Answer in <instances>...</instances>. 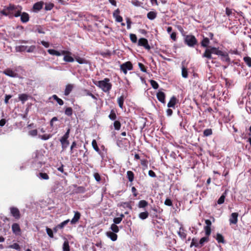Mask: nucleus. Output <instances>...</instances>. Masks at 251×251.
Wrapping results in <instances>:
<instances>
[{
	"instance_id": "a211bd4d",
	"label": "nucleus",
	"mask_w": 251,
	"mask_h": 251,
	"mask_svg": "<svg viewBox=\"0 0 251 251\" xmlns=\"http://www.w3.org/2000/svg\"><path fill=\"white\" fill-rule=\"evenodd\" d=\"M29 20L28 14L25 12H23L21 15V20L22 22L25 23H27Z\"/></svg>"
},
{
	"instance_id": "412c9836",
	"label": "nucleus",
	"mask_w": 251,
	"mask_h": 251,
	"mask_svg": "<svg viewBox=\"0 0 251 251\" xmlns=\"http://www.w3.org/2000/svg\"><path fill=\"white\" fill-rule=\"evenodd\" d=\"M212 53L210 50L209 49H206L204 52L203 53L202 56V57H206L208 59H212Z\"/></svg>"
},
{
	"instance_id": "e2e57ef3",
	"label": "nucleus",
	"mask_w": 251,
	"mask_h": 251,
	"mask_svg": "<svg viewBox=\"0 0 251 251\" xmlns=\"http://www.w3.org/2000/svg\"><path fill=\"white\" fill-rule=\"evenodd\" d=\"M94 177L95 179V180L98 181V182H100L101 180V177H100V175H99V173H94Z\"/></svg>"
},
{
	"instance_id": "4468645a",
	"label": "nucleus",
	"mask_w": 251,
	"mask_h": 251,
	"mask_svg": "<svg viewBox=\"0 0 251 251\" xmlns=\"http://www.w3.org/2000/svg\"><path fill=\"white\" fill-rule=\"evenodd\" d=\"M75 215L72 219L70 221L72 225L75 224L77 223L80 218V213L78 211H75Z\"/></svg>"
},
{
	"instance_id": "c9c22d12",
	"label": "nucleus",
	"mask_w": 251,
	"mask_h": 251,
	"mask_svg": "<svg viewBox=\"0 0 251 251\" xmlns=\"http://www.w3.org/2000/svg\"><path fill=\"white\" fill-rule=\"evenodd\" d=\"M113 126L115 130H119L121 127V124L119 121H115L113 123Z\"/></svg>"
},
{
	"instance_id": "680f3d73",
	"label": "nucleus",
	"mask_w": 251,
	"mask_h": 251,
	"mask_svg": "<svg viewBox=\"0 0 251 251\" xmlns=\"http://www.w3.org/2000/svg\"><path fill=\"white\" fill-rule=\"evenodd\" d=\"M138 66L141 71L143 72H147V69L144 64L141 63H138Z\"/></svg>"
},
{
	"instance_id": "cd10ccee",
	"label": "nucleus",
	"mask_w": 251,
	"mask_h": 251,
	"mask_svg": "<svg viewBox=\"0 0 251 251\" xmlns=\"http://www.w3.org/2000/svg\"><path fill=\"white\" fill-rule=\"evenodd\" d=\"M75 60L79 63V64H87L88 63V61L87 60H86L84 58H81L79 56H76L75 57Z\"/></svg>"
},
{
	"instance_id": "0eeeda50",
	"label": "nucleus",
	"mask_w": 251,
	"mask_h": 251,
	"mask_svg": "<svg viewBox=\"0 0 251 251\" xmlns=\"http://www.w3.org/2000/svg\"><path fill=\"white\" fill-rule=\"evenodd\" d=\"M138 45L139 46L143 47L145 49L148 50H150L151 49V47L148 43V40L144 38H141L139 39Z\"/></svg>"
},
{
	"instance_id": "49530a36",
	"label": "nucleus",
	"mask_w": 251,
	"mask_h": 251,
	"mask_svg": "<svg viewBox=\"0 0 251 251\" xmlns=\"http://www.w3.org/2000/svg\"><path fill=\"white\" fill-rule=\"evenodd\" d=\"M19 5H15L13 4H9L8 6L6 7V9L9 11H15L17 9V7H18Z\"/></svg>"
},
{
	"instance_id": "ddd939ff",
	"label": "nucleus",
	"mask_w": 251,
	"mask_h": 251,
	"mask_svg": "<svg viewBox=\"0 0 251 251\" xmlns=\"http://www.w3.org/2000/svg\"><path fill=\"white\" fill-rule=\"evenodd\" d=\"M156 97L158 100L161 102V103H165V94L161 91H159L156 94Z\"/></svg>"
},
{
	"instance_id": "5fc2aeb1",
	"label": "nucleus",
	"mask_w": 251,
	"mask_h": 251,
	"mask_svg": "<svg viewBox=\"0 0 251 251\" xmlns=\"http://www.w3.org/2000/svg\"><path fill=\"white\" fill-rule=\"evenodd\" d=\"M120 205L124 207H127L130 209H132V207L130 204L129 202H122L121 204H120Z\"/></svg>"
},
{
	"instance_id": "9b49d317",
	"label": "nucleus",
	"mask_w": 251,
	"mask_h": 251,
	"mask_svg": "<svg viewBox=\"0 0 251 251\" xmlns=\"http://www.w3.org/2000/svg\"><path fill=\"white\" fill-rule=\"evenodd\" d=\"M3 73L11 77H17L18 76L17 73H16L14 71H13L11 69L8 68L3 71Z\"/></svg>"
},
{
	"instance_id": "39448f33",
	"label": "nucleus",
	"mask_w": 251,
	"mask_h": 251,
	"mask_svg": "<svg viewBox=\"0 0 251 251\" xmlns=\"http://www.w3.org/2000/svg\"><path fill=\"white\" fill-rule=\"evenodd\" d=\"M62 55H64L63 60L67 62H73L74 58L71 56L72 53L68 50H62Z\"/></svg>"
},
{
	"instance_id": "4be33fe9",
	"label": "nucleus",
	"mask_w": 251,
	"mask_h": 251,
	"mask_svg": "<svg viewBox=\"0 0 251 251\" xmlns=\"http://www.w3.org/2000/svg\"><path fill=\"white\" fill-rule=\"evenodd\" d=\"M157 12L155 11H150L147 14V18L150 20H153L156 18Z\"/></svg>"
},
{
	"instance_id": "2eb2a0df",
	"label": "nucleus",
	"mask_w": 251,
	"mask_h": 251,
	"mask_svg": "<svg viewBox=\"0 0 251 251\" xmlns=\"http://www.w3.org/2000/svg\"><path fill=\"white\" fill-rule=\"evenodd\" d=\"M178 102V100L175 96H173L171 98L169 102L167 104V106L169 108H175L176 104Z\"/></svg>"
},
{
	"instance_id": "a19ab883",
	"label": "nucleus",
	"mask_w": 251,
	"mask_h": 251,
	"mask_svg": "<svg viewBox=\"0 0 251 251\" xmlns=\"http://www.w3.org/2000/svg\"><path fill=\"white\" fill-rule=\"evenodd\" d=\"M221 59L224 61L227 62H228L230 61V58L229 57L228 54L226 52H224L223 53V55L221 56Z\"/></svg>"
},
{
	"instance_id": "0e129e2a",
	"label": "nucleus",
	"mask_w": 251,
	"mask_h": 251,
	"mask_svg": "<svg viewBox=\"0 0 251 251\" xmlns=\"http://www.w3.org/2000/svg\"><path fill=\"white\" fill-rule=\"evenodd\" d=\"M36 49V47L35 46H31L29 47H27V50H26V51L27 52H33L34 51V50H35Z\"/></svg>"
},
{
	"instance_id": "69168bd1",
	"label": "nucleus",
	"mask_w": 251,
	"mask_h": 251,
	"mask_svg": "<svg viewBox=\"0 0 251 251\" xmlns=\"http://www.w3.org/2000/svg\"><path fill=\"white\" fill-rule=\"evenodd\" d=\"M164 204L167 206H172L173 203L171 199H166L165 201Z\"/></svg>"
},
{
	"instance_id": "2f4dec72",
	"label": "nucleus",
	"mask_w": 251,
	"mask_h": 251,
	"mask_svg": "<svg viewBox=\"0 0 251 251\" xmlns=\"http://www.w3.org/2000/svg\"><path fill=\"white\" fill-rule=\"evenodd\" d=\"M70 250L69 242L67 240H66L63 245V251H70Z\"/></svg>"
},
{
	"instance_id": "de8ad7c7",
	"label": "nucleus",
	"mask_w": 251,
	"mask_h": 251,
	"mask_svg": "<svg viewBox=\"0 0 251 251\" xmlns=\"http://www.w3.org/2000/svg\"><path fill=\"white\" fill-rule=\"evenodd\" d=\"M150 84L152 87L154 89H157L159 87V85L156 81L154 80H151L150 81Z\"/></svg>"
},
{
	"instance_id": "4c0bfd02",
	"label": "nucleus",
	"mask_w": 251,
	"mask_h": 251,
	"mask_svg": "<svg viewBox=\"0 0 251 251\" xmlns=\"http://www.w3.org/2000/svg\"><path fill=\"white\" fill-rule=\"evenodd\" d=\"M149 213L147 211L143 212L139 214V217L142 220H145L147 219L149 216Z\"/></svg>"
},
{
	"instance_id": "20e7f679",
	"label": "nucleus",
	"mask_w": 251,
	"mask_h": 251,
	"mask_svg": "<svg viewBox=\"0 0 251 251\" xmlns=\"http://www.w3.org/2000/svg\"><path fill=\"white\" fill-rule=\"evenodd\" d=\"M133 65L131 62L127 61L120 65V70L125 75H126L127 71L133 70Z\"/></svg>"
},
{
	"instance_id": "c85d7f7f",
	"label": "nucleus",
	"mask_w": 251,
	"mask_h": 251,
	"mask_svg": "<svg viewBox=\"0 0 251 251\" xmlns=\"http://www.w3.org/2000/svg\"><path fill=\"white\" fill-rule=\"evenodd\" d=\"M108 118L112 121H115L117 118V115L114 110L112 109L110 111V114L108 116Z\"/></svg>"
},
{
	"instance_id": "8fccbe9b",
	"label": "nucleus",
	"mask_w": 251,
	"mask_h": 251,
	"mask_svg": "<svg viewBox=\"0 0 251 251\" xmlns=\"http://www.w3.org/2000/svg\"><path fill=\"white\" fill-rule=\"evenodd\" d=\"M65 114L68 116H71L73 114V109L71 107H67L65 110Z\"/></svg>"
},
{
	"instance_id": "1a4fd4ad",
	"label": "nucleus",
	"mask_w": 251,
	"mask_h": 251,
	"mask_svg": "<svg viewBox=\"0 0 251 251\" xmlns=\"http://www.w3.org/2000/svg\"><path fill=\"white\" fill-rule=\"evenodd\" d=\"M13 233L16 235H21V229L20 226L17 223H14L11 226Z\"/></svg>"
},
{
	"instance_id": "a18cd8bd",
	"label": "nucleus",
	"mask_w": 251,
	"mask_h": 251,
	"mask_svg": "<svg viewBox=\"0 0 251 251\" xmlns=\"http://www.w3.org/2000/svg\"><path fill=\"white\" fill-rule=\"evenodd\" d=\"M243 60L249 67H251V58L250 57H244Z\"/></svg>"
},
{
	"instance_id": "09e8293b",
	"label": "nucleus",
	"mask_w": 251,
	"mask_h": 251,
	"mask_svg": "<svg viewBox=\"0 0 251 251\" xmlns=\"http://www.w3.org/2000/svg\"><path fill=\"white\" fill-rule=\"evenodd\" d=\"M212 134V130L211 128H207L203 131V135L204 136H209Z\"/></svg>"
},
{
	"instance_id": "e433bc0d",
	"label": "nucleus",
	"mask_w": 251,
	"mask_h": 251,
	"mask_svg": "<svg viewBox=\"0 0 251 251\" xmlns=\"http://www.w3.org/2000/svg\"><path fill=\"white\" fill-rule=\"evenodd\" d=\"M148 204V203L146 201L141 200L139 202L138 206L139 208H145Z\"/></svg>"
},
{
	"instance_id": "6ab92c4d",
	"label": "nucleus",
	"mask_w": 251,
	"mask_h": 251,
	"mask_svg": "<svg viewBox=\"0 0 251 251\" xmlns=\"http://www.w3.org/2000/svg\"><path fill=\"white\" fill-rule=\"evenodd\" d=\"M43 6V2L42 1L37 2L35 3L33 6L34 11H38L41 10Z\"/></svg>"
},
{
	"instance_id": "bb28decb",
	"label": "nucleus",
	"mask_w": 251,
	"mask_h": 251,
	"mask_svg": "<svg viewBox=\"0 0 251 251\" xmlns=\"http://www.w3.org/2000/svg\"><path fill=\"white\" fill-rule=\"evenodd\" d=\"M51 98H53L54 100H55L60 105H63L64 104V101H63V100L59 98L57 96V95H52L51 97L50 98V99Z\"/></svg>"
},
{
	"instance_id": "37998d69",
	"label": "nucleus",
	"mask_w": 251,
	"mask_h": 251,
	"mask_svg": "<svg viewBox=\"0 0 251 251\" xmlns=\"http://www.w3.org/2000/svg\"><path fill=\"white\" fill-rule=\"evenodd\" d=\"M22 10V6H19L18 7H17V9L15 10V13L14 14V16L15 17H18L21 16V15L22 14V13H21Z\"/></svg>"
},
{
	"instance_id": "c756f323",
	"label": "nucleus",
	"mask_w": 251,
	"mask_h": 251,
	"mask_svg": "<svg viewBox=\"0 0 251 251\" xmlns=\"http://www.w3.org/2000/svg\"><path fill=\"white\" fill-rule=\"evenodd\" d=\"M181 75H182V76L183 78H186L188 77L187 69L183 66L181 67Z\"/></svg>"
},
{
	"instance_id": "473e14b6",
	"label": "nucleus",
	"mask_w": 251,
	"mask_h": 251,
	"mask_svg": "<svg viewBox=\"0 0 251 251\" xmlns=\"http://www.w3.org/2000/svg\"><path fill=\"white\" fill-rule=\"evenodd\" d=\"M209 40L207 37L203 38V40L201 42V45L203 47H207L209 44Z\"/></svg>"
},
{
	"instance_id": "58836bf2",
	"label": "nucleus",
	"mask_w": 251,
	"mask_h": 251,
	"mask_svg": "<svg viewBox=\"0 0 251 251\" xmlns=\"http://www.w3.org/2000/svg\"><path fill=\"white\" fill-rule=\"evenodd\" d=\"M226 193L225 192L218 199L217 201V203L218 204H223L225 201V199L226 198Z\"/></svg>"
},
{
	"instance_id": "423d86ee",
	"label": "nucleus",
	"mask_w": 251,
	"mask_h": 251,
	"mask_svg": "<svg viewBox=\"0 0 251 251\" xmlns=\"http://www.w3.org/2000/svg\"><path fill=\"white\" fill-rule=\"evenodd\" d=\"M9 210L11 215L16 219L18 220L20 218V212L18 208L12 206L10 207Z\"/></svg>"
},
{
	"instance_id": "3c124183",
	"label": "nucleus",
	"mask_w": 251,
	"mask_h": 251,
	"mask_svg": "<svg viewBox=\"0 0 251 251\" xmlns=\"http://www.w3.org/2000/svg\"><path fill=\"white\" fill-rule=\"evenodd\" d=\"M51 137L50 134H45L42 135H39V137L43 140H47L49 139Z\"/></svg>"
},
{
	"instance_id": "aec40b11",
	"label": "nucleus",
	"mask_w": 251,
	"mask_h": 251,
	"mask_svg": "<svg viewBox=\"0 0 251 251\" xmlns=\"http://www.w3.org/2000/svg\"><path fill=\"white\" fill-rule=\"evenodd\" d=\"M29 96L26 94H22L19 95V100L24 104L25 101L28 100Z\"/></svg>"
},
{
	"instance_id": "6e6552de",
	"label": "nucleus",
	"mask_w": 251,
	"mask_h": 251,
	"mask_svg": "<svg viewBox=\"0 0 251 251\" xmlns=\"http://www.w3.org/2000/svg\"><path fill=\"white\" fill-rule=\"evenodd\" d=\"M205 223L206 226L204 227V230L206 236H209L211 232L212 223L210 220H205Z\"/></svg>"
},
{
	"instance_id": "393cba45",
	"label": "nucleus",
	"mask_w": 251,
	"mask_h": 251,
	"mask_svg": "<svg viewBox=\"0 0 251 251\" xmlns=\"http://www.w3.org/2000/svg\"><path fill=\"white\" fill-rule=\"evenodd\" d=\"M124 100H125V97L123 95L120 96L119 98H118V100H117V102L118 103V105H119V107L122 109L124 108Z\"/></svg>"
},
{
	"instance_id": "7ed1b4c3",
	"label": "nucleus",
	"mask_w": 251,
	"mask_h": 251,
	"mask_svg": "<svg viewBox=\"0 0 251 251\" xmlns=\"http://www.w3.org/2000/svg\"><path fill=\"white\" fill-rule=\"evenodd\" d=\"M184 43L190 47H193L198 43L196 37L193 35H187L184 37Z\"/></svg>"
},
{
	"instance_id": "13d9d810",
	"label": "nucleus",
	"mask_w": 251,
	"mask_h": 251,
	"mask_svg": "<svg viewBox=\"0 0 251 251\" xmlns=\"http://www.w3.org/2000/svg\"><path fill=\"white\" fill-rule=\"evenodd\" d=\"M85 192V189L83 186L77 187L76 189V192L79 193H83Z\"/></svg>"
},
{
	"instance_id": "864d4df0",
	"label": "nucleus",
	"mask_w": 251,
	"mask_h": 251,
	"mask_svg": "<svg viewBox=\"0 0 251 251\" xmlns=\"http://www.w3.org/2000/svg\"><path fill=\"white\" fill-rule=\"evenodd\" d=\"M46 231H47V233L48 236L50 238H53L54 236H53V230L51 228L47 227H46Z\"/></svg>"
},
{
	"instance_id": "bf43d9fd",
	"label": "nucleus",
	"mask_w": 251,
	"mask_h": 251,
	"mask_svg": "<svg viewBox=\"0 0 251 251\" xmlns=\"http://www.w3.org/2000/svg\"><path fill=\"white\" fill-rule=\"evenodd\" d=\"M148 162L146 159H142L141 160V165L144 167V169L148 167Z\"/></svg>"
},
{
	"instance_id": "b1692460",
	"label": "nucleus",
	"mask_w": 251,
	"mask_h": 251,
	"mask_svg": "<svg viewBox=\"0 0 251 251\" xmlns=\"http://www.w3.org/2000/svg\"><path fill=\"white\" fill-rule=\"evenodd\" d=\"M48 52L50 54L52 55L59 56L62 55V51L60 52L53 49H49Z\"/></svg>"
},
{
	"instance_id": "6e6d98bb",
	"label": "nucleus",
	"mask_w": 251,
	"mask_h": 251,
	"mask_svg": "<svg viewBox=\"0 0 251 251\" xmlns=\"http://www.w3.org/2000/svg\"><path fill=\"white\" fill-rule=\"evenodd\" d=\"M37 133L38 131L37 129H33L28 132V135L32 137L36 136Z\"/></svg>"
},
{
	"instance_id": "c03bdc74",
	"label": "nucleus",
	"mask_w": 251,
	"mask_h": 251,
	"mask_svg": "<svg viewBox=\"0 0 251 251\" xmlns=\"http://www.w3.org/2000/svg\"><path fill=\"white\" fill-rule=\"evenodd\" d=\"M92 145L94 149L98 152H100V149L97 145L96 140H93L92 142Z\"/></svg>"
},
{
	"instance_id": "774afa93",
	"label": "nucleus",
	"mask_w": 251,
	"mask_h": 251,
	"mask_svg": "<svg viewBox=\"0 0 251 251\" xmlns=\"http://www.w3.org/2000/svg\"><path fill=\"white\" fill-rule=\"evenodd\" d=\"M170 37L174 41H176V34L175 32H172L170 34Z\"/></svg>"
},
{
	"instance_id": "f8f14e48",
	"label": "nucleus",
	"mask_w": 251,
	"mask_h": 251,
	"mask_svg": "<svg viewBox=\"0 0 251 251\" xmlns=\"http://www.w3.org/2000/svg\"><path fill=\"white\" fill-rule=\"evenodd\" d=\"M120 11L119 9L118 8L115 10L113 13V16L115 21L118 23H121L123 21V18L120 15Z\"/></svg>"
},
{
	"instance_id": "72a5a7b5",
	"label": "nucleus",
	"mask_w": 251,
	"mask_h": 251,
	"mask_svg": "<svg viewBox=\"0 0 251 251\" xmlns=\"http://www.w3.org/2000/svg\"><path fill=\"white\" fill-rule=\"evenodd\" d=\"M216 239L218 241V243H225V240H224V238L223 236L220 233L217 234Z\"/></svg>"
},
{
	"instance_id": "f03ea898",
	"label": "nucleus",
	"mask_w": 251,
	"mask_h": 251,
	"mask_svg": "<svg viewBox=\"0 0 251 251\" xmlns=\"http://www.w3.org/2000/svg\"><path fill=\"white\" fill-rule=\"evenodd\" d=\"M70 133V128H69L65 134L60 139L63 150H65L69 145V141L68 139L69 137Z\"/></svg>"
},
{
	"instance_id": "7c9ffc66",
	"label": "nucleus",
	"mask_w": 251,
	"mask_h": 251,
	"mask_svg": "<svg viewBox=\"0 0 251 251\" xmlns=\"http://www.w3.org/2000/svg\"><path fill=\"white\" fill-rule=\"evenodd\" d=\"M209 241V236H206L201 238L199 242L200 247H201L204 243L207 242Z\"/></svg>"
},
{
	"instance_id": "f257e3e1",
	"label": "nucleus",
	"mask_w": 251,
	"mask_h": 251,
	"mask_svg": "<svg viewBox=\"0 0 251 251\" xmlns=\"http://www.w3.org/2000/svg\"><path fill=\"white\" fill-rule=\"evenodd\" d=\"M93 83L105 93H109L112 88V85L108 78H105L102 80L93 81Z\"/></svg>"
},
{
	"instance_id": "a878e982",
	"label": "nucleus",
	"mask_w": 251,
	"mask_h": 251,
	"mask_svg": "<svg viewBox=\"0 0 251 251\" xmlns=\"http://www.w3.org/2000/svg\"><path fill=\"white\" fill-rule=\"evenodd\" d=\"M127 177L129 182H132L134 178V175L131 171H128L126 173Z\"/></svg>"
},
{
	"instance_id": "5701e85b",
	"label": "nucleus",
	"mask_w": 251,
	"mask_h": 251,
	"mask_svg": "<svg viewBox=\"0 0 251 251\" xmlns=\"http://www.w3.org/2000/svg\"><path fill=\"white\" fill-rule=\"evenodd\" d=\"M73 86L72 84H68L66 86L65 89L64 91V95L65 96H68L71 92L72 91Z\"/></svg>"
},
{
	"instance_id": "79ce46f5",
	"label": "nucleus",
	"mask_w": 251,
	"mask_h": 251,
	"mask_svg": "<svg viewBox=\"0 0 251 251\" xmlns=\"http://www.w3.org/2000/svg\"><path fill=\"white\" fill-rule=\"evenodd\" d=\"M110 229L112 230L111 232L117 233L119 231V227L117 226V225L112 224L110 226Z\"/></svg>"
},
{
	"instance_id": "f3484780",
	"label": "nucleus",
	"mask_w": 251,
	"mask_h": 251,
	"mask_svg": "<svg viewBox=\"0 0 251 251\" xmlns=\"http://www.w3.org/2000/svg\"><path fill=\"white\" fill-rule=\"evenodd\" d=\"M106 235L113 241H115L117 239L118 236L115 232L108 231L106 233Z\"/></svg>"
},
{
	"instance_id": "f704fd0d",
	"label": "nucleus",
	"mask_w": 251,
	"mask_h": 251,
	"mask_svg": "<svg viewBox=\"0 0 251 251\" xmlns=\"http://www.w3.org/2000/svg\"><path fill=\"white\" fill-rule=\"evenodd\" d=\"M38 176L42 179L48 180L49 179V176L47 173H40Z\"/></svg>"
},
{
	"instance_id": "052dcab7",
	"label": "nucleus",
	"mask_w": 251,
	"mask_h": 251,
	"mask_svg": "<svg viewBox=\"0 0 251 251\" xmlns=\"http://www.w3.org/2000/svg\"><path fill=\"white\" fill-rule=\"evenodd\" d=\"M193 246L195 247H200L199 243H198L194 238L192 239L190 246L192 247Z\"/></svg>"
},
{
	"instance_id": "4d7b16f0",
	"label": "nucleus",
	"mask_w": 251,
	"mask_h": 251,
	"mask_svg": "<svg viewBox=\"0 0 251 251\" xmlns=\"http://www.w3.org/2000/svg\"><path fill=\"white\" fill-rule=\"evenodd\" d=\"M9 248L14 249L17 250H19L20 249V246L17 243H14L12 245L9 246Z\"/></svg>"
},
{
	"instance_id": "338daca9",
	"label": "nucleus",
	"mask_w": 251,
	"mask_h": 251,
	"mask_svg": "<svg viewBox=\"0 0 251 251\" xmlns=\"http://www.w3.org/2000/svg\"><path fill=\"white\" fill-rule=\"evenodd\" d=\"M121 222V219H120L119 217L114 218L113 219V224H119Z\"/></svg>"
},
{
	"instance_id": "dca6fc26",
	"label": "nucleus",
	"mask_w": 251,
	"mask_h": 251,
	"mask_svg": "<svg viewBox=\"0 0 251 251\" xmlns=\"http://www.w3.org/2000/svg\"><path fill=\"white\" fill-rule=\"evenodd\" d=\"M179 236L183 240H184L186 238L187 234L185 232V230L181 226L179 229V231L177 232Z\"/></svg>"
},
{
	"instance_id": "ea45409f",
	"label": "nucleus",
	"mask_w": 251,
	"mask_h": 251,
	"mask_svg": "<svg viewBox=\"0 0 251 251\" xmlns=\"http://www.w3.org/2000/svg\"><path fill=\"white\" fill-rule=\"evenodd\" d=\"M70 221V219H67L60 224L57 225V227L59 228V229H62L65 226H66L68 223Z\"/></svg>"
},
{
	"instance_id": "9d476101",
	"label": "nucleus",
	"mask_w": 251,
	"mask_h": 251,
	"mask_svg": "<svg viewBox=\"0 0 251 251\" xmlns=\"http://www.w3.org/2000/svg\"><path fill=\"white\" fill-rule=\"evenodd\" d=\"M238 215L239 214L237 212L231 213L229 219V224L230 225H236L237 223Z\"/></svg>"
},
{
	"instance_id": "603ef678",
	"label": "nucleus",
	"mask_w": 251,
	"mask_h": 251,
	"mask_svg": "<svg viewBox=\"0 0 251 251\" xmlns=\"http://www.w3.org/2000/svg\"><path fill=\"white\" fill-rule=\"evenodd\" d=\"M130 39L133 43H135L137 41V36L135 34L131 33L129 35Z\"/></svg>"
}]
</instances>
